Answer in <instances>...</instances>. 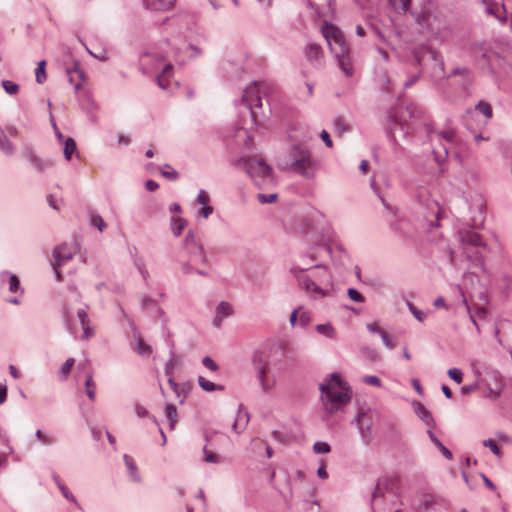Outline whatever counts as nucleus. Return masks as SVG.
Listing matches in <instances>:
<instances>
[{
  "label": "nucleus",
  "instance_id": "29",
  "mask_svg": "<svg viewBox=\"0 0 512 512\" xmlns=\"http://www.w3.org/2000/svg\"><path fill=\"white\" fill-rule=\"evenodd\" d=\"M315 328L319 334L329 339H336L337 337V332L331 323L318 324Z\"/></svg>",
  "mask_w": 512,
  "mask_h": 512
},
{
  "label": "nucleus",
  "instance_id": "31",
  "mask_svg": "<svg viewBox=\"0 0 512 512\" xmlns=\"http://www.w3.org/2000/svg\"><path fill=\"white\" fill-rule=\"evenodd\" d=\"M198 384L206 392H212V391H215V390H219V391H223L224 390V386L217 385V384L207 380L203 376H199L198 377Z\"/></svg>",
  "mask_w": 512,
  "mask_h": 512
},
{
  "label": "nucleus",
  "instance_id": "54",
  "mask_svg": "<svg viewBox=\"0 0 512 512\" xmlns=\"http://www.w3.org/2000/svg\"><path fill=\"white\" fill-rule=\"evenodd\" d=\"M448 376L456 383L460 384L463 380V373L458 368H451L447 372Z\"/></svg>",
  "mask_w": 512,
  "mask_h": 512
},
{
  "label": "nucleus",
  "instance_id": "12",
  "mask_svg": "<svg viewBox=\"0 0 512 512\" xmlns=\"http://www.w3.org/2000/svg\"><path fill=\"white\" fill-rule=\"evenodd\" d=\"M165 60V56L157 52H145L139 58V69L142 74H149L158 68V64Z\"/></svg>",
  "mask_w": 512,
  "mask_h": 512
},
{
  "label": "nucleus",
  "instance_id": "61",
  "mask_svg": "<svg viewBox=\"0 0 512 512\" xmlns=\"http://www.w3.org/2000/svg\"><path fill=\"white\" fill-rule=\"evenodd\" d=\"M380 337L382 338V341L384 343V345L388 348V349H394L395 348V343L390 339L389 335L387 334V332H381V335Z\"/></svg>",
  "mask_w": 512,
  "mask_h": 512
},
{
  "label": "nucleus",
  "instance_id": "49",
  "mask_svg": "<svg viewBox=\"0 0 512 512\" xmlns=\"http://www.w3.org/2000/svg\"><path fill=\"white\" fill-rule=\"evenodd\" d=\"M62 316H63V320L65 322L66 328L68 330H70L71 332H74L73 327H72V317H73L72 311L68 307L65 306L62 310Z\"/></svg>",
  "mask_w": 512,
  "mask_h": 512
},
{
  "label": "nucleus",
  "instance_id": "8",
  "mask_svg": "<svg viewBox=\"0 0 512 512\" xmlns=\"http://www.w3.org/2000/svg\"><path fill=\"white\" fill-rule=\"evenodd\" d=\"M351 423L356 424L362 442L369 445L372 441V411L370 409L360 410Z\"/></svg>",
  "mask_w": 512,
  "mask_h": 512
},
{
  "label": "nucleus",
  "instance_id": "48",
  "mask_svg": "<svg viewBox=\"0 0 512 512\" xmlns=\"http://www.w3.org/2000/svg\"><path fill=\"white\" fill-rule=\"evenodd\" d=\"M175 363H176V357H175V354L173 351H170V357L168 359V361L166 362L165 364V367H164V372H165V375L167 376H171L174 369H175Z\"/></svg>",
  "mask_w": 512,
  "mask_h": 512
},
{
  "label": "nucleus",
  "instance_id": "19",
  "mask_svg": "<svg viewBox=\"0 0 512 512\" xmlns=\"http://www.w3.org/2000/svg\"><path fill=\"white\" fill-rule=\"evenodd\" d=\"M413 408L415 414L426 424L429 426H435V422L431 412L420 402L414 401Z\"/></svg>",
  "mask_w": 512,
  "mask_h": 512
},
{
  "label": "nucleus",
  "instance_id": "26",
  "mask_svg": "<svg viewBox=\"0 0 512 512\" xmlns=\"http://www.w3.org/2000/svg\"><path fill=\"white\" fill-rule=\"evenodd\" d=\"M184 243H185L186 246L192 245L195 248V250L198 251L199 256L201 258V261H203V262L206 261V257L204 255L203 247L201 245L197 244V242L195 241V235H194V232L192 230L188 231V233L186 234L185 239H184Z\"/></svg>",
  "mask_w": 512,
  "mask_h": 512
},
{
  "label": "nucleus",
  "instance_id": "62",
  "mask_svg": "<svg viewBox=\"0 0 512 512\" xmlns=\"http://www.w3.org/2000/svg\"><path fill=\"white\" fill-rule=\"evenodd\" d=\"M203 452L206 454V457H205L206 462H210V463H218L219 462V457L213 452H208L206 446H204Z\"/></svg>",
  "mask_w": 512,
  "mask_h": 512
},
{
  "label": "nucleus",
  "instance_id": "41",
  "mask_svg": "<svg viewBox=\"0 0 512 512\" xmlns=\"http://www.w3.org/2000/svg\"><path fill=\"white\" fill-rule=\"evenodd\" d=\"M435 136L444 139L449 144H453L456 140V132L454 129H447L445 131L435 132Z\"/></svg>",
  "mask_w": 512,
  "mask_h": 512
},
{
  "label": "nucleus",
  "instance_id": "6",
  "mask_svg": "<svg viewBox=\"0 0 512 512\" xmlns=\"http://www.w3.org/2000/svg\"><path fill=\"white\" fill-rule=\"evenodd\" d=\"M460 239L467 259L482 267L484 261L483 253L487 250V245L482 240V236L478 232L468 230L461 233Z\"/></svg>",
  "mask_w": 512,
  "mask_h": 512
},
{
  "label": "nucleus",
  "instance_id": "51",
  "mask_svg": "<svg viewBox=\"0 0 512 512\" xmlns=\"http://www.w3.org/2000/svg\"><path fill=\"white\" fill-rule=\"evenodd\" d=\"M407 306L410 312L419 322H423L426 319V314L422 310L414 306L411 302H407Z\"/></svg>",
  "mask_w": 512,
  "mask_h": 512
},
{
  "label": "nucleus",
  "instance_id": "2",
  "mask_svg": "<svg viewBox=\"0 0 512 512\" xmlns=\"http://www.w3.org/2000/svg\"><path fill=\"white\" fill-rule=\"evenodd\" d=\"M322 35L327 41L331 52L338 60L340 69L346 76L353 75V64L350 58V49L343 32L333 24H324Z\"/></svg>",
  "mask_w": 512,
  "mask_h": 512
},
{
  "label": "nucleus",
  "instance_id": "23",
  "mask_svg": "<svg viewBox=\"0 0 512 512\" xmlns=\"http://www.w3.org/2000/svg\"><path fill=\"white\" fill-rule=\"evenodd\" d=\"M134 337L137 341V352L142 356H149L152 353V348L150 345L146 344L141 337L140 332L138 329L132 325Z\"/></svg>",
  "mask_w": 512,
  "mask_h": 512
},
{
  "label": "nucleus",
  "instance_id": "42",
  "mask_svg": "<svg viewBox=\"0 0 512 512\" xmlns=\"http://www.w3.org/2000/svg\"><path fill=\"white\" fill-rule=\"evenodd\" d=\"M75 360L74 358H68L63 365L60 368L59 374L60 377L65 380L67 379L68 375L70 374L73 366H74Z\"/></svg>",
  "mask_w": 512,
  "mask_h": 512
},
{
  "label": "nucleus",
  "instance_id": "1",
  "mask_svg": "<svg viewBox=\"0 0 512 512\" xmlns=\"http://www.w3.org/2000/svg\"><path fill=\"white\" fill-rule=\"evenodd\" d=\"M319 389L322 393L323 406L330 414L351 401L350 387L337 372L332 373L326 383L320 384Z\"/></svg>",
  "mask_w": 512,
  "mask_h": 512
},
{
  "label": "nucleus",
  "instance_id": "13",
  "mask_svg": "<svg viewBox=\"0 0 512 512\" xmlns=\"http://www.w3.org/2000/svg\"><path fill=\"white\" fill-rule=\"evenodd\" d=\"M23 156L26 160H28L31 165L37 170V172H43L46 169L51 168L54 163L50 159H42L38 157L32 149L27 148L23 152Z\"/></svg>",
  "mask_w": 512,
  "mask_h": 512
},
{
  "label": "nucleus",
  "instance_id": "40",
  "mask_svg": "<svg viewBox=\"0 0 512 512\" xmlns=\"http://www.w3.org/2000/svg\"><path fill=\"white\" fill-rule=\"evenodd\" d=\"M45 67H46L45 60L38 62L37 68L35 70V78H36V82L39 84L44 83L47 78Z\"/></svg>",
  "mask_w": 512,
  "mask_h": 512
},
{
  "label": "nucleus",
  "instance_id": "64",
  "mask_svg": "<svg viewBox=\"0 0 512 512\" xmlns=\"http://www.w3.org/2000/svg\"><path fill=\"white\" fill-rule=\"evenodd\" d=\"M320 137L327 147L331 148L333 146L332 139L326 130L321 132Z\"/></svg>",
  "mask_w": 512,
  "mask_h": 512
},
{
  "label": "nucleus",
  "instance_id": "11",
  "mask_svg": "<svg viewBox=\"0 0 512 512\" xmlns=\"http://www.w3.org/2000/svg\"><path fill=\"white\" fill-rule=\"evenodd\" d=\"M447 502L441 497L434 494L424 493L421 495L418 509L424 511L440 512L442 509H446Z\"/></svg>",
  "mask_w": 512,
  "mask_h": 512
},
{
  "label": "nucleus",
  "instance_id": "57",
  "mask_svg": "<svg viewBox=\"0 0 512 512\" xmlns=\"http://www.w3.org/2000/svg\"><path fill=\"white\" fill-rule=\"evenodd\" d=\"M362 381L371 386L379 387L381 385V380L374 375H366L362 378Z\"/></svg>",
  "mask_w": 512,
  "mask_h": 512
},
{
  "label": "nucleus",
  "instance_id": "39",
  "mask_svg": "<svg viewBox=\"0 0 512 512\" xmlns=\"http://www.w3.org/2000/svg\"><path fill=\"white\" fill-rule=\"evenodd\" d=\"M390 5L398 12L406 13L411 6V0H389Z\"/></svg>",
  "mask_w": 512,
  "mask_h": 512
},
{
  "label": "nucleus",
  "instance_id": "50",
  "mask_svg": "<svg viewBox=\"0 0 512 512\" xmlns=\"http://www.w3.org/2000/svg\"><path fill=\"white\" fill-rule=\"evenodd\" d=\"M330 450V445L327 442L318 441L313 445V451L317 454L329 453Z\"/></svg>",
  "mask_w": 512,
  "mask_h": 512
},
{
  "label": "nucleus",
  "instance_id": "18",
  "mask_svg": "<svg viewBox=\"0 0 512 512\" xmlns=\"http://www.w3.org/2000/svg\"><path fill=\"white\" fill-rule=\"evenodd\" d=\"M394 485V481L389 478H381L377 481L374 491L372 493V501L377 504V500L385 496V493L389 492L390 488Z\"/></svg>",
  "mask_w": 512,
  "mask_h": 512
},
{
  "label": "nucleus",
  "instance_id": "17",
  "mask_svg": "<svg viewBox=\"0 0 512 512\" xmlns=\"http://www.w3.org/2000/svg\"><path fill=\"white\" fill-rule=\"evenodd\" d=\"M233 313H234V310H233L231 304L226 301H221L216 308L213 325L216 328H219L221 326L223 319L230 317L231 315H233Z\"/></svg>",
  "mask_w": 512,
  "mask_h": 512
},
{
  "label": "nucleus",
  "instance_id": "28",
  "mask_svg": "<svg viewBox=\"0 0 512 512\" xmlns=\"http://www.w3.org/2000/svg\"><path fill=\"white\" fill-rule=\"evenodd\" d=\"M482 3L485 5V11L495 18L498 16V13L505 10L504 4L500 5L493 0H482Z\"/></svg>",
  "mask_w": 512,
  "mask_h": 512
},
{
  "label": "nucleus",
  "instance_id": "59",
  "mask_svg": "<svg viewBox=\"0 0 512 512\" xmlns=\"http://www.w3.org/2000/svg\"><path fill=\"white\" fill-rule=\"evenodd\" d=\"M72 73H77L79 78L81 80H84L85 79V74L84 72L79 68V65L76 63L75 66L73 68H69L67 69V74L69 76V79H70V82L73 81V78H72Z\"/></svg>",
  "mask_w": 512,
  "mask_h": 512
},
{
  "label": "nucleus",
  "instance_id": "14",
  "mask_svg": "<svg viewBox=\"0 0 512 512\" xmlns=\"http://www.w3.org/2000/svg\"><path fill=\"white\" fill-rule=\"evenodd\" d=\"M54 263L62 266L73 258V253L66 243L58 245L53 251Z\"/></svg>",
  "mask_w": 512,
  "mask_h": 512
},
{
  "label": "nucleus",
  "instance_id": "5",
  "mask_svg": "<svg viewBox=\"0 0 512 512\" xmlns=\"http://www.w3.org/2000/svg\"><path fill=\"white\" fill-rule=\"evenodd\" d=\"M273 359L270 353L256 351L253 355V368L256 379L264 393H269L276 384V377L271 371Z\"/></svg>",
  "mask_w": 512,
  "mask_h": 512
},
{
  "label": "nucleus",
  "instance_id": "4",
  "mask_svg": "<svg viewBox=\"0 0 512 512\" xmlns=\"http://www.w3.org/2000/svg\"><path fill=\"white\" fill-rule=\"evenodd\" d=\"M242 161L244 169L258 188L265 189L274 184L272 168L263 158L252 156Z\"/></svg>",
  "mask_w": 512,
  "mask_h": 512
},
{
  "label": "nucleus",
  "instance_id": "55",
  "mask_svg": "<svg viewBox=\"0 0 512 512\" xmlns=\"http://www.w3.org/2000/svg\"><path fill=\"white\" fill-rule=\"evenodd\" d=\"M257 198L260 203L267 204V203L275 202L278 198V195L276 193L268 194V195L267 194H258Z\"/></svg>",
  "mask_w": 512,
  "mask_h": 512
},
{
  "label": "nucleus",
  "instance_id": "46",
  "mask_svg": "<svg viewBox=\"0 0 512 512\" xmlns=\"http://www.w3.org/2000/svg\"><path fill=\"white\" fill-rule=\"evenodd\" d=\"M5 92L9 95H15L19 91V85L10 80H3L1 83Z\"/></svg>",
  "mask_w": 512,
  "mask_h": 512
},
{
  "label": "nucleus",
  "instance_id": "27",
  "mask_svg": "<svg viewBox=\"0 0 512 512\" xmlns=\"http://www.w3.org/2000/svg\"><path fill=\"white\" fill-rule=\"evenodd\" d=\"M302 284L307 292L317 293L318 295H320L322 297L328 295V291L323 290L320 286H318L309 277L304 278Z\"/></svg>",
  "mask_w": 512,
  "mask_h": 512
},
{
  "label": "nucleus",
  "instance_id": "3",
  "mask_svg": "<svg viewBox=\"0 0 512 512\" xmlns=\"http://www.w3.org/2000/svg\"><path fill=\"white\" fill-rule=\"evenodd\" d=\"M290 168L305 179H313L318 169V161L311 152L301 144H295L290 149Z\"/></svg>",
  "mask_w": 512,
  "mask_h": 512
},
{
  "label": "nucleus",
  "instance_id": "25",
  "mask_svg": "<svg viewBox=\"0 0 512 512\" xmlns=\"http://www.w3.org/2000/svg\"><path fill=\"white\" fill-rule=\"evenodd\" d=\"M428 433V436L430 438V440L432 441V443L437 447L439 448V450L441 451L442 455L448 459V460H451L453 458V454L452 452L443 445V443L437 438V436L434 434V432L432 430H428L427 431Z\"/></svg>",
  "mask_w": 512,
  "mask_h": 512
},
{
  "label": "nucleus",
  "instance_id": "53",
  "mask_svg": "<svg viewBox=\"0 0 512 512\" xmlns=\"http://www.w3.org/2000/svg\"><path fill=\"white\" fill-rule=\"evenodd\" d=\"M60 491L62 495L70 502H73L77 505L79 509H82L81 505L78 503L75 496L69 491V489L65 485H60Z\"/></svg>",
  "mask_w": 512,
  "mask_h": 512
},
{
  "label": "nucleus",
  "instance_id": "45",
  "mask_svg": "<svg viewBox=\"0 0 512 512\" xmlns=\"http://www.w3.org/2000/svg\"><path fill=\"white\" fill-rule=\"evenodd\" d=\"M90 224L91 226L97 228L100 232H102L106 228V223L103 218L99 214H91L90 216Z\"/></svg>",
  "mask_w": 512,
  "mask_h": 512
},
{
  "label": "nucleus",
  "instance_id": "24",
  "mask_svg": "<svg viewBox=\"0 0 512 512\" xmlns=\"http://www.w3.org/2000/svg\"><path fill=\"white\" fill-rule=\"evenodd\" d=\"M248 420H249L248 414L247 413H243L241 411V406H240L239 410H238V413H237V417L234 420V423L232 425L233 431L235 433L239 434L246 427V425L248 423Z\"/></svg>",
  "mask_w": 512,
  "mask_h": 512
},
{
  "label": "nucleus",
  "instance_id": "7",
  "mask_svg": "<svg viewBox=\"0 0 512 512\" xmlns=\"http://www.w3.org/2000/svg\"><path fill=\"white\" fill-rule=\"evenodd\" d=\"M411 15L422 29L432 35H438L446 28L444 15L425 6L420 11H412Z\"/></svg>",
  "mask_w": 512,
  "mask_h": 512
},
{
  "label": "nucleus",
  "instance_id": "30",
  "mask_svg": "<svg viewBox=\"0 0 512 512\" xmlns=\"http://www.w3.org/2000/svg\"><path fill=\"white\" fill-rule=\"evenodd\" d=\"M0 150L6 155H12L14 152V145L8 139L2 128H0Z\"/></svg>",
  "mask_w": 512,
  "mask_h": 512
},
{
  "label": "nucleus",
  "instance_id": "38",
  "mask_svg": "<svg viewBox=\"0 0 512 512\" xmlns=\"http://www.w3.org/2000/svg\"><path fill=\"white\" fill-rule=\"evenodd\" d=\"M173 65L172 64H166L162 70V73L157 76V83L160 88L166 89L168 87V82L166 80V77L168 76L169 72L172 71Z\"/></svg>",
  "mask_w": 512,
  "mask_h": 512
},
{
  "label": "nucleus",
  "instance_id": "58",
  "mask_svg": "<svg viewBox=\"0 0 512 512\" xmlns=\"http://www.w3.org/2000/svg\"><path fill=\"white\" fill-rule=\"evenodd\" d=\"M197 202L202 205V206H205V205H208L209 202H210V197L208 195V193L201 189L199 192H198V195H197V198H196Z\"/></svg>",
  "mask_w": 512,
  "mask_h": 512
},
{
  "label": "nucleus",
  "instance_id": "36",
  "mask_svg": "<svg viewBox=\"0 0 512 512\" xmlns=\"http://www.w3.org/2000/svg\"><path fill=\"white\" fill-rule=\"evenodd\" d=\"M165 415H166V417L170 421V425H169L170 429H174L176 421H177V409H176V407L173 404H171V403L166 404V406H165Z\"/></svg>",
  "mask_w": 512,
  "mask_h": 512
},
{
  "label": "nucleus",
  "instance_id": "47",
  "mask_svg": "<svg viewBox=\"0 0 512 512\" xmlns=\"http://www.w3.org/2000/svg\"><path fill=\"white\" fill-rule=\"evenodd\" d=\"M482 444H483L484 447L489 448L494 455H496L498 457H501L502 451H501L500 447L498 446V444L496 443L495 440H493V439H486V440L483 441Z\"/></svg>",
  "mask_w": 512,
  "mask_h": 512
},
{
  "label": "nucleus",
  "instance_id": "43",
  "mask_svg": "<svg viewBox=\"0 0 512 512\" xmlns=\"http://www.w3.org/2000/svg\"><path fill=\"white\" fill-rule=\"evenodd\" d=\"M334 128L339 134L348 132L350 130L349 124L346 122L345 118L341 116L335 119Z\"/></svg>",
  "mask_w": 512,
  "mask_h": 512
},
{
  "label": "nucleus",
  "instance_id": "35",
  "mask_svg": "<svg viewBox=\"0 0 512 512\" xmlns=\"http://www.w3.org/2000/svg\"><path fill=\"white\" fill-rule=\"evenodd\" d=\"M3 277H8V284H9L10 292L16 293L20 290V280L16 275L11 274L8 271H4Z\"/></svg>",
  "mask_w": 512,
  "mask_h": 512
},
{
  "label": "nucleus",
  "instance_id": "15",
  "mask_svg": "<svg viewBox=\"0 0 512 512\" xmlns=\"http://www.w3.org/2000/svg\"><path fill=\"white\" fill-rule=\"evenodd\" d=\"M305 57L313 66L320 67L323 57L322 48L314 43L307 45L305 48Z\"/></svg>",
  "mask_w": 512,
  "mask_h": 512
},
{
  "label": "nucleus",
  "instance_id": "32",
  "mask_svg": "<svg viewBox=\"0 0 512 512\" xmlns=\"http://www.w3.org/2000/svg\"><path fill=\"white\" fill-rule=\"evenodd\" d=\"M475 111H477L478 113L484 115V117L488 120V119H491L493 117V109H492V106L486 102V101H483V100H480L476 105H475Z\"/></svg>",
  "mask_w": 512,
  "mask_h": 512
},
{
  "label": "nucleus",
  "instance_id": "52",
  "mask_svg": "<svg viewBox=\"0 0 512 512\" xmlns=\"http://www.w3.org/2000/svg\"><path fill=\"white\" fill-rule=\"evenodd\" d=\"M347 295L354 302L363 303L365 301L364 296L355 288H349Z\"/></svg>",
  "mask_w": 512,
  "mask_h": 512
},
{
  "label": "nucleus",
  "instance_id": "33",
  "mask_svg": "<svg viewBox=\"0 0 512 512\" xmlns=\"http://www.w3.org/2000/svg\"><path fill=\"white\" fill-rule=\"evenodd\" d=\"M123 458H124L125 465H126L128 471H129V474H130L132 480L133 481H139L140 477L138 475L137 466L135 464L134 459L131 456L127 455V454H125Z\"/></svg>",
  "mask_w": 512,
  "mask_h": 512
},
{
  "label": "nucleus",
  "instance_id": "21",
  "mask_svg": "<svg viewBox=\"0 0 512 512\" xmlns=\"http://www.w3.org/2000/svg\"><path fill=\"white\" fill-rule=\"evenodd\" d=\"M176 0H143L147 9L152 11H165L170 9Z\"/></svg>",
  "mask_w": 512,
  "mask_h": 512
},
{
  "label": "nucleus",
  "instance_id": "16",
  "mask_svg": "<svg viewBox=\"0 0 512 512\" xmlns=\"http://www.w3.org/2000/svg\"><path fill=\"white\" fill-rule=\"evenodd\" d=\"M334 0H308V5L317 16L323 17L333 11Z\"/></svg>",
  "mask_w": 512,
  "mask_h": 512
},
{
  "label": "nucleus",
  "instance_id": "34",
  "mask_svg": "<svg viewBox=\"0 0 512 512\" xmlns=\"http://www.w3.org/2000/svg\"><path fill=\"white\" fill-rule=\"evenodd\" d=\"M187 225L184 218L177 217L171 219V230L175 236H179Z\"/></svg>",
  "mask_w": 512,
  "mask_h": 512
},
{
  "label": "nucleus",
  "instance_id": "56",
  "mask_svg": "<svg viewBox=\"0 0 512 512\" xmlns=\"http://www.w3.org/2000/svg\"><path fill=\"white\" fill-rule=\"evenodd\" d=\"M202 364L209 370L215 372L219 369V366L217 365V363L209 356H205L203 359H202Z\"/></svg>",
  "mask_w": 512,
  "mask_h": 512
},
{
  "label": "nucleus",
  "instance_id": "10",
  "mask_svg": "<svg viewBox=\"0 0 512 512\" xmlns=\"http://www.w3.org/2000/svg\"><path fill=\"white\" fill-rule=\"evenodd\" d=\"M416 60L418 65H422V63L426 61L431 62L435 76L441 77L444 74L443 58L435 49L425 48L421 54H416Z\"/></svg>",
  "mask_w": 512,
  "mask_h": 512
},
{
  "label": "nucleus",
  "instance_id": "60",
  "mask_svg": "<svg viewBox=\"0 0 512 512\" xmlns=\"http://www.w3.org/2000/svg\"><path fill=\"white\" fill-rule=\"evenodd\" d=\"M77 317L80 321L81 326H85L90 323V319L88 317V314L84 309H79L77 311Z\"/></svg>",
  "mask_w": 512,
  "mask_h": 512
},
{
  "label": "nucleus",
  "instance_id": "37",
  "mask_svg": "<svg viewBox=\"0 0 512 512\" xmlns=\"http://www.w3.org/2000/svg\"><path fill=\"white\" fill-rule=\"evenodd\" d=\"M76 151V142L73 138L71 137H68L67 139H65L64 141V149H63V153H64V157L66 160H70L71 159V156L72 154Z\"/></svg>",
  "mask_w": 512,
  "mask_h": 512
},
{
  "label": "nucleus",
  "instance_id": "9",
  "mask_svg": "<svg viewBox=\"0 0 512 512\" xmlns=\"http://www.w3.org/2000/svg\"><path fill=\"white\" fill-rule=\"evenodd\" d=\"M242 103L250 111V115L254 124H258V115L254 108H261L262 102L260 97V89L257 84L251 85L244 89L242 95Z\"/></svg>",
  "mask_w": 512,
  "mask_h": 512
},
{
  "label": "nucleus",
  "instance_id": "63",
  "mask_svg": "<svg viewBox=\"0 0 512 512\" xmlns=\"http://www.w3.org/2000/svg\"><path fill=\"white\" fill-rule=\"evenodd\" d=\"M214 211V208L212 206L205 205L202 209L198 211L199 215H201L204 218H208Z\"/></svg>",
  "mask_w": 512,
  "mask_h": 512
},
{
  "label": "nucleus",
  "instance_id": "20",
  "mask_svg": "<svg viewBox=\"0 0 512 512\" xmlns=\"http://www.w3.org/2000/svg\"><path fill=\"white\" fill-rule=\"evenodd\" d=\"M78 367L79 368L82 367L83 369L88 368V372H87L86 380H85L86 394L90 400L94 401L95 400V384L93 382V373L90 368V363H89V361H85L84 363L79 364Z\"/></svg>",
  "mask_w": 512,
  "mask_h": 512
},
{
  "label": "nucleus",
  "instance_id": "22",
  "mask_svg": "<svg viewBox=\"0 0 512 512\" xmlns=\"http://www.w3.org/2000/svg\"><path fill=\"white\" fill-rule=\"evenodd\" d=\"M491 378L494 381V386L492 387L490 383H488L489 393L493 395V398H498L504 388V383L502 380V376L499 372L493 371L491 373Z\"/></svg>",
  "mask_w": 512,
  "mask_h": 512
},
{
  "label": "nucleus",
  "instance_id": "44",
  "mask_svg": "<svg viewBox=\"0 0 512 512\" xmlns=\"http://www.w3.org/2000/svg\"><path fill=\"white\" fill-rule=\"evenodd\" d=\"M165 169L161 170V175L171 181H175L179 178V173L172 168L169 164L164 166Z\"/></svg>",
  "mask_w": 512,
  "mask_h": 512
}]
</instances>
